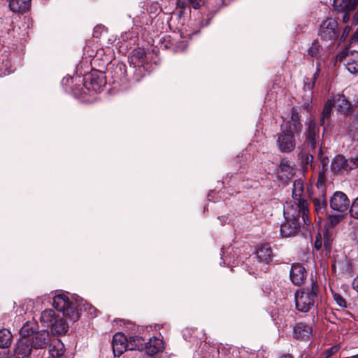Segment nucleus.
Wrapping results in <instances>:
<instances>
[{"label":"nucleus","mask_w":358,"mask_h":358,"mask_svg":"<svg viewBox=\"0 0 358 358\" xmlns=\"http://www.w3.org/2000/svg\"><path fill=\"white\" fill-rule=\"evenodd\" d=\"M333 106L334 103L331 99L327 100L325 103L320 118V124L322 126L329 124Z\"/></svg>","instance_id":"obj_28"},{"label":"nucleus","mask_w":358,"mask_h":358,"mask_svg":"<svg viewBox=\"0 0 358 358\" xmlns=\"http://www.w3.org/2000/svg\"><path fill=\"white\" fill-rule=\"evenodd\" d=\"M304 180H294L292 200L284 205V217L286 220H299L301 217L305 224L310 222L308 214V203L302 196L305 193Z\"/></svg>","instance_id":"obj_1"},{"label":"nucleus","mask_w":358,"mask_h":358,"mask_svg":"<svg viewBox=\"0 0 358 358\" xmlns=\"http://www.w3.org/2000/svg\"><path fill=\"white\" fill-rule=\"evenodd\" d=\"M280 358H292V357L290 355H284L281 356Z\"/></svg>","instance_id":"obj_50"},{"label":"nucleus","mask_w":358,"mask_h":358,"mask_svg":"<svg viewBox=\"0 0 358 358\" xmlns=\"http://www.w3.org/2000/svg\"><path fill=\"white\" fill-rule=\"evenodd\" d=\"M11 333L6 329L0 330V348H6L11 343Z\"/></svg>","instance_id":"obj_29"},{"label":"nucleus","mask_w":358,"mask_h":358,"mask_svg":"<svg viewBox=\"0 0 358 358\" xmlns=\"http://www.w3.org/2000/svg\"><path fill=\"white\" fill-rule=\"evenodd\" d=\"M324 247L328 250H330V247H331V244H330V242H329V240L326 237V235H324Z\"/></svg>","instance_id":"obj_47"},{"label":"nucleus","mask_w":358,"mask_h":358,"mask_svg":"<svg viewBox=\"0 0 358 358\" xmlns=\"http://www.w3.org/2000/svg\"><path fill=\"white\" fill-rule=\"evenodd\" d=\"M338 351V348L336 346L331 347L326 350L324 352V358H329L333 354Z\"/></svg>","instance_id":"obj_38"},{"label":"nucleus","mask_w":358,"mask_h":358,"mask_svg":"<svg viewBox=\"0 0 358 358\" xmlns=\"http://www.w3.org/2000/svg\"><path fill=\"white\" fill-rule=\"evenodd\" d=\"M127 337L121 332L114 334L112 341V348L115 356L120 357L124 352L129 350L127 348Z\"/></svg>","instance_id":"obj_10"},{"label":"nucleus","mask_w":358,"mask_h":358,"mask_svg":"<svg viewBox=\"0 0 358 358\" xmlns=\"http://www.w3.org/2000/svg\"><path fill=\"white\" fill-rule=\"evenodd\" d=\"M319 36L321 40L329 43V45L334 43L338 38V24L336 20L329 18L322 22L319 29Z\"/></svg>","instance_id":"obj_6"},{"label":"nucleus","mask_w":358,"mask_h":358,"mask_svg":"<svg viewBox=\"0 0 358 358\" xmlns=\"http://www.w3.org/2000/svg\"><path fill=\"white\" fill-rule=\"evenodd\" d=\"M300 223L297 220H286L280 226V233L283 237L295 236L299 231Z\"/></svg>","instance_id":"obj_17"},{"label":"nucleus","mask_w":358,"mask_h":358,"mask_svg":"<svg viewBox=\"0 0 358 358\" xmlns=\"http://www.w3.org/2000/svg\"><path fill=\"white\" fill-rule=\"evenodd\" d=\"M358 5V0H334L333 6L337 12H350Z\"/></svg>","instance_id":"obj_21"},{"label":"nucleus","mask_w":358,"mask_h":358,"mask_svg":"<svg viewBox=\"0 0 358 358\" xmlns=\"http://www.w3.org/2000/svg\"><path fill=\"white\" fill-rule=\"evenodd\" d=\"M332 101L341 113L348 115L350 112V103L344 95L338 94Z\"/></svg>","instance_id":"obj_23"},{"label":"nucleus","mask_w":358,"mask_h":358,"mask_svg":"<svg viewBox=\"0 0 358 358\" xmlns=\"http://www.w3.org/2000/svg\"><path fill=\"white\" fill-rule=\"evenodd\" d=\"M310 182H307V183L306 184V189H307L306 190H307V194H310L309 190H308V186H309V185H310Z\"/></svg>","instance_id":"obj_51"},{"label":"nucleus","mask_w":358,"mask_h":358,"mask_svg":"<svg viewBox=\"0 0 358 358\" xmlns=\"http://www.w3.org/2000/svg\"><path fill=\"white\" fill-rule=\"evenodd\" d=\"M357 123H358V119H357Z\"/></svg>","instance_id":"obj_54"},{"label":"nucleus","mask_w":358,"mask_h":358,"mask_svg":"<svg viewBox=\"0 0 358 358\" xmlns=\"http://www.w3.org/2000/svg\"><path fill=\"white\" fill-rule=\"evenodd\" d=\"M50 352H51L52 356H61L64 353V350L61 349L60 350H58L55 354L52 348L50 349Z\"/></svg>","instance_id":"obj_45"},{"label":"nucleus","mask_w":358,"mask_h":358,"mask_svg":"<svg viewBox=\"0 0 358 358\" xmlns=\"http://www.w3.org/2000/svg\"><path fill=\"white\" fill-rule=\"evenodd\" d=\"M42 325L50 328L52 333L60 334L67 330L65 321L52 309H47L42 312L40 317Z\"/></svg>","instance_id":"obj_4"},{"label":"nucleus","mask_w":358,"mask_h":358,"mask_svg":"<svg viewBox=\"0 0 358 358\" xmlns=\"http://www.w3.org/2000/svg\"><path fill=\"white\" fill-rule=\"evenodd\" d=\"M317 299V282L312 281L310 287L297 290L295 293L296 308L302 313H307L315 306Z\"/></svg>","instance_id":"obj_2"},{"label":"nucleus","mask_w":358,"mask_h":358,"mask_svg":"<svg viewBox=\"0 0 358 358\" xmlns=\"http://www.w3.org/2000/svg\"><path fill=\"white\" fill-rule=\"evenodd\" d=\"M342 13H344L343 18H342V21H343V22L345 23L350 19V15H349L350 12L343 11Z\"/></svg>","instance_id":"obj_43"},{"label":"nucleus","mask_w":358,"mask_h":358,"mask_svg":"<svg viewBox=\"0 0 358 358\" xmlns=\"http://www.w3.org/2000/svg\"><path fill=\"white\" fill-rule=\"evenodd\" d=\"M315 82L314 80H312L310 78H306L303 80V90L309 93V95L308 96V101H310L311 99V91L315 86Z\"/></svg>","instance_id":"obj_31"},{"label":"nucleus","mask_w":358,"mask_h":358,"mask_svg":"<svg viewBox=\"0 0 358 358\" xmlns=\"http://www.w3.org/2000/svg\"><path fill=\"white\" fill-rule=\"evenodd\" d=\"M320 45L317 41H314L308 48V55L313 57L318 58L320 57Z\"/></svg>","instance_id":"obj_32"},{"label":"nucleus","mask_w":358,"mask_h":358,"mask_svg":"<svg viewBox=\"0 0 358 358\" xmlns=\"http://www.w3.org/2000/svg\"><path fill=\"white\" fill-rule=\"evenodd\" d=\"M322 178H323V176L321 175V173H320L318 180L322 179Z\"/></svg>","instance_id":"obj_53"},{"label":"nucleus","mask_w":358,"mask_h":358,"mask_svg":"<svg viewBox=\"0 0 358 358\" xmlns=\"http://www.w3.org/2000/svg\"><path fill=\"white\" fill-rule=\"evenodd\" d=\"M357 357H358V355H357Z\"/></svg>","instance_id":"obj_55"},{"label":"nucleus","mask_w":358,"mask_h":358,"mask_svg":"<svg viewBox=\"0 0 358 358\" xmlns=\"http://www.w3.org/2000/svg\"><path fill=\"white\" fill-rule=\"evenodd\" d=\"M33 348L31 339L21 338L17 341L15 347V355L16 358H25L29 355Z\"/></svg>","instance_id":"obj_12"},{"label":"nucleus","mask_w":358,"mask_h":358,"mask_svg":"<svg viewBox=\"0 0 358 358\" xmlns=\"http://www.w3.org/2000/svg\"><path fill=\"white\" fill-rule=\"evenodd\" d=\"M337 58L340 62L344 63L350 73H358V51H350L346 48L338 55Z\"/></svg>","instance_id":"obj_7"},{"label":"nucleus","mask_w":358,"mask_h":358,"mask_svg":"<svg viewBox=\"0 0 358 358\" xmlns=\"http://www.w3.org/2000/svg\"><path fill=\"white\" fill-rule=\"evenodd\" d=\"M321 163L322 164L323 169H324L329 163V159L327 157H321Z\"/></svg>","instance_id":"obj_46"},{"label":"nucleus","mask_w":358,"mask_h":358,"mask_svg":"<svg viewBox=\"0 0 358 358\" xmlns=\"http://www.w3.org/2000/svg\"><path fill=\"white\" fill-rule=\"evenodd\" d=\"M320 63H317V68H316V71L313 74V78H310L312 80H314L315 82L316 81V80L319 77V75L320 73Z\"/></svg>","instance_id":"obj_42"},{"label":"nucleus","mask_w":358,"mask_h":358,"mask_svg":"<svg viewBox=\"0 0 358 358\" xmlns=\"http://www.w3.org/2000/svg\"><path fill=\"white\" fill-rule=\"evenodd\" d=\"M353 39L355 41L358 40V30L353 35Z\"/></svg>","instance_id":"obj_49"},{"label":"nucleus","mask_w":358,"mask_h":358,"mask_svg":"<svg viewBox=\"0 0 358 358\" xmlns=\"http://www.w3.org/2000/svg\"><path fill=\"white\" fill-rule=\"evenodd\" d=\"M35 324L29 322L24 324L20 330L22 338H31L32 335L35 334Z\"/></svg>","instance_id":"obj_30"},{"label":"nucleus","mask_w":358,"mask_h":358,"mask_svg":"<svg viewBox=\"0 0 358 358\" xmlns=\"http://www.w3.org/2000/svg\"><path fill=\"white\" fill-rule=\"evenodd\" d=\"M292 126L296 131H298L301 129V125L297 122L292 124H289V127L285 131L283 130L278 134L276 144L281 152H291L296 147V140L294 131H292Z\"/></svg>","instance_id":"obj_5"},{"label":"nucleus","mask_w":358,"mask_h":358,"mask_svg":"<svg viewBox=\"0 0 358 358\" xmlns=\"http://www.w3.org/2000/svg\"><path fill=\"white\" fill-rule=\"evenodd\" d=\"M30 6L31 0H9V8L14 13H23Z\"/></svg>","instance_id":"obj_22"},{"label":"nucleus","mask_w":358,"mask_h":358,"mask_svg":"<svg viewBox=\"0 0 358 358\" xmlns=\"http://www.w3.org/2000/svg\"><path fill=\"white\" fill-rule=\"evenodd\" d=\"M334 299L340 307H345L346 302L345 299L338 294H334Z\"/></svg>","instance_id":"obj_35"},{"label":"nucleus","mask_w":358,"mask_h":358,"mask_svg":"<svg viewBox=\"0 0 358 358\" xmlns=\"http://www.w3.org/2000/svg\"><path fill=\"white\" fill-rule=\"evenodd\" d=\"M145 57V52L143 50L138 51L131 57V60L133 61L135 59H138L140 60L139 63H142L143 62L144 57Z\"/></svg>","instance_id":"obj_39"},{"label":"nucleus","mask_w":358,"mask_h":358,"mask_svg":"<svg viewBox=\"0 0 358 358\" xmlns=\"http://www.w3.org/2000/svg\"><path fill=\"white\" fill-rule=\"evenodd\" d=\"M314 204L315 212L319 215H324L327 213V201L325 194H320L319 197L313 199Z\"/></svg>","instance_id":"obj_27"},{"label":"nucleus","mask_w":358,"mask_h":358,"mask_svg":"<svg viewBox=\"0 0 358 358\" xmlns=\"http://www.w3.org/2000/svg\"><path fill=\"white\" fill-rule=\"evenodd\" d=\"M315 185H316V187L320 191V194H325V190H326L325 180H317Z\"/></svg>","instance_id":"obj_36"},{"label":"nucleus","mask_w":358,"mask_h":358,"mask_svg":"<svg viewBox=\"0 0 358 358\" xmlns=\"http://www.w3.org/2000/svg\"><path fill=\"white\" fill-rule=\"evenodd\" d=\"M346 215L347 214L340 212H333V213L328 215L324 229L329 230L331 228L335 227L345 218Z\"/></svg>","instance_id":"obj_24"},{"label":"nucleus","mask_w":358,"mask_h":358,"mask_svg":"<svg viewBox=\"0 0 358 358\" xmlns=\"http://www.w3.org/2000/svg\"><path fill=\"white\" fill-rule=\"evenodd\" d=\"M299 157L300 160V164L301 169H298L299 171L302 172V177L305 176V173L308 171L309 165L311 166L312 162L313 159V157L312 155L307 153L306 152H301L299 154Z\"/></svg>","instance_id":"obj_25"},{"label":"nucleus","mask_w":358,"mask_h":358,"mask_svg":"<svg viewBox=\"0 0 358 358\" xmlns=\"http://www.w3.org/2000/svg\"><path fill=\"white\" fill-rule=\"evenodd\" d=\"M319 129L313 120H309L308 123V129L306 131V139L308 145L313 150L316 148V145L319 142Z\"/></svg>","instance_id":"obj_15"},{"label":"nucleus","mask_w":358,"mask_h":358,"mask_svg":"<svg viewBox=\"0 0 358 358\" xmlns=\"http://www.w3.org/2000/svg\"><path fill=\"white\" fill-rule=\"evenodd\" d=\"M312 332V327L303 322L298 323L294 328V336L296 339L306 340Z\"/></svg>","instance_id":"obj_20"},{"label":"nucleus","mask_w":358,"mask_h":358,"mask_svg":"<svg viewBox=\"0 0 358 358\" xmlns=\"http://www.w3.org/2000/svg\"><path fill=\"white\" fill-rule=\"evenodd\" d=\"M106 83L105 77L101 73H93L85 78L86 87L95 92H100Z\"/></svg>","instance_id":"obj_11"},{"label":"nucleus","mask_w":358,"mask_h":358,"mask_svg":"<svg viewBox=\"0 0 358 358\" xmlns=\"http://www.w3.org/2000/svg\"><path fill=\"white\" fill-rule=\"evenodd\" d=\"M353 288L358 292V275L353 280Z\"/></svg>","instance_id":"obj_48"},{"label":"nucleus","mask_w":358,"mask_h":358,"mask_svg":"<svg viewBox=\"0 0 358 358\" xmlns=\"http://www.w3.org/2000/svg\"><path fill=\"white\" fill-rule=\"evenodd\" d=\"M164 348V343L162 339L152 337L147 343H144V350L148 355H154Z\"/></svg>","instance_id":"obj_18"},{"label":"nucleus","mask_w":358,"mask_h":358,"mask_svg":"<svg viewBox=\"0 0 358 358\" xmlns=\"http://www.w3.org/2000/svg\"><path fill=\"white\" fill-rule=\"evenodd\" d=\"M129 350H143L144 339L139 336H130L127 338Z\"/></svg>","instance_id":"obj_26"},{"label":"nucleus","mask_w":358,"mask_h":358,"mask_svg":"<svg viewBox=\"0 0 358 358\" xmlns=\"http://www.w3.org/2000/svg\"><path fill=\"white\" fill-rule=\"evenodd\" d=\"M350 31H351V28L350 27H348V26L345 27L341 37L343 38H345L349 34Z\"/></svg>","instance_id":"obj_44"},{"label":"nucleus","mask_w":358,"mask_h":358,"mask_svg":"<svg viewBox=\"0 0 358 358\" xmlns=\"http://www.w3.org/2000/svg\"><path fill=\"white\" fill-rule=\"evenodd\" d=\"M331 170L335 174H338L343 171H348L352 169V166L350 161L345 159L342 155H337L334 157L331 162Z\"/></svg>","instance_id":"obj_16"},{"label":"nucleus","mask_w":358,"mask_h":358,"mask_svg":"<svg viewBox=\"0 0 358 358\" xmlns=\"http://www.w3.org/2000/svg\"><path fill=\"white\" fill-rule=\"evenodd\" d=\"M178 6L180 8V14H182L187 8H190L189 0H178Z\"/></svg>","instance_id":"obj_34"},{"label":"nucleus","mask_w":358,"mask_h":358,"mask_svg":"<svg viewBox=\"0 0 358 358\" xmlns=\"http://www.w3.org/2000/svg\"><path fill=\"white\" fill-rule=\"evenodd\" d=\"M31 343L34 348H45L50 341V334L47 330L36 332L31 337Z\"/></svg>","instance_id":"obj_14"},{"label":"nucleus","mask_w":358,"mask_h":358,"mask_svg":"<svg viewBox=\"0 0 358 358\" xmlns=\"http://www.w3.org/2000/svg\"><path fill=\"white\" fill-rule=\"evenodd\" d=\"M350 213L351 217L355 219H358V197L353 201L350 209Z\"/></svg>","instance_id":"obj_33"},{"label":"nucleus","mask_w":358,"mask_h":358,"mask_svg":"<svg viewBox=\"0 0 358 358\" xmlns=\"http://www.w3.org/2000/svg\"><path fill=\"white\" fill-rule=\"evenodd\" d=\"M53 306L63 315L72 321H76L79 318V313L76 302L64 294H58L53 297Z\"/></svg>","instance_id":"obj_3"},{"label":"nucleus","mask_w":358,"mask_h":358,"mask_svg":"<svg viewBox=\"0 0 358 358\" xmlns=\"http://www.w3.org/2000/svg\"><path fill=\"white\" fill-rule=\"evenodd\" d=\"M304 107L306 108V109H307V110H308V108H309V103H304Z\"/></svg>","instance_id":"obj_52"},{"label":"nucleus","mask_w":358,"mask_h":358,"mask_svg":"<svg viewBox=\"0 0 358 358\" xmlns=\"http://www.w3.org/2000/svg\"><path fill=\"white\" fill-rule=\"evenodd\" d=\"M278 173L280 179H291L294 177L301 179L302 178V172L299 171L294 167V163L287 158L281 159Z\"/></svg>","instance_id":"obj_9"},{"label":"nucleus","mask_w":358,"mask_h":358,"mask_svg":"<svg viewBox=\"0 0 358 358\" xmlns=\"http://www.w3.org/2000/svg\"><path fill=\"white\" fill-rule=\"evenodd\" d=\"M84 310L88 311L93 317L96 315V309L90 304L86 303L83 306Z\"/></svg>","instance_id":"obj_40"},{"label":"nucleus","mask_w":358,"mask_h":358,"mask_svg":"<svg viewBox=\"0 0 358 358\" xmlns=\"http://www.w3.org/2000/svg\"><path fill=\"white\" fill-rule=\"evenodd\" d=\"M190 6L194 9L199 8L204 3L203 0H189Z\"/></svg>","instance_id":"obj_37"},{"label":"nucleus","mask_w":358,"mask_h":358,"mask_svg":"<svg viewBox=\"0 0 358 358\" xmlns=\"http://www.w3.org/2000/svg\"><path fill=\"white\" fill-rule=\"evenodd\" d=\"M322 236L320 234H318V236H317L315 241V248L317 250H320L322 249Z\"/></svg>","instance_id":"obj_41"},{"label":"nucleus","mask_w":358,"mask_h":358,"mask_svg":"<svg viewBox=\"0 0 358 358\" xmlns=\"http://www.w3.org/2000/svg\"><path fill=\"white\" fill-rule=\"evenodd\" d=\"M329 206L332 212H340L348 214L350 206V200L346 194L342 192H334L329 199Z\"/></svg>","instance_id":"obj_8"},{"label":"nucleus","mask_w":358,"mask_h":358,"mask_svg":"<svg viewBox=\"0 0 358 358\" xmlns=\"http://www.w3.org/2000/svg\"><path fill=\"white\" fill-rule=\"evenodd\" d=\"M256 258L259 263L268 264L273 256V252L268 244L260 245L256 251Z\"/></svg>","instance_id":"obj_19"},{"label":"nucleus","mask_w":358,"mask_h":358,"mask_svg":"<svg viewBox=\"0 0 358 358\" xmlns=\"http://www.w3.org/2000/svg\"><path fill=\"white\" fill-rule=\"evenodd\" d=\"M289 277L294 285H301L306 277L305 268L300 264H293L290 268Z\"/></svg>","instance_id":"obj_13"}]
</instances>
